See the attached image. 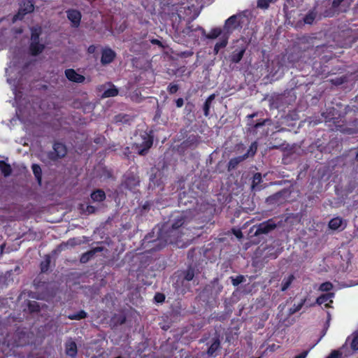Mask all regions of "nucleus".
I'll return each mask as SVG.
<instances>
[{
  "label": "nucleus",
  "instance_id": "obj_1",
  "mask_svg": "<svg viewBox=\"0 0 358 358\" xmlns=\"http://www.w3.org/2000/svg\"><path fill=\"white\" fill-rule=\"evenodd\" d=\"M41 34V28L40 27H36L31 29L30 52L32 55H37L41 53L45 48L44 45L40 43L38 41Z\"/></svg>",
  "mask_w": 358,
  "mask_h": 358
},
{
  "label": "nucleus",
  "instance_id": "obj_2",
  "mask_svg": "<svg viewBox=\"0 0 358 358\" xmlns=\"http://www.w3.org/2000/svg\"><path fill=\"white\" fill-rule=\"evenodd\" d=\"M143 142L136 143L137 151L139 155H143L145 152L152 146V140L146 133L142 136Z\"/></svg>",
  "mask_w": 358,
  "mask_h": 358
},
{
  "label": "nucleus",
  "instance_id": "obj_3",
  "mask_svg": "<svg viewBox=\"0 0 358 358\" xmlns=\"http://www.w3.org/2000/svg\"><path fill=\"white\" fill-rule=\"evenodd\" d=\"M276 227L275 224L271 220L261 223L255 233V236L268 234Z\"/></svg>",
  "mask_w": 358,
  "mask_h": 358
},
{
  "label": "nucleus",
  "instance_id": "obj_4",
  "mask_svg": "<svg viewBox=\"0 0 358 358\" xmlns=\"http://www.w3.org/2000/svg\"><path fill=\"white\" fill-rule=\"evenodd\" d=\"M34 10V5L30 1H27L23 3V5L20 6L19 12L13 17V20L22 19V16L27 13H31Z\"/></svg>",
  "mask_w": 358,
  "mask_h": 358
},
{
  "label": "nucleus",
  "instance_id": "obj_5",
  "mask_svg": "<svg viewBox=\"0 0 358 358\" xmlns=\"http://www.w3.org/2000/svg\"><path fill=\"white\" fill-rule=\"evenodd\" d=\"M66 77L71 82L82 83L85 81V78L78 73L75 70L69 69L65 71Z\"/></svg>",
  "mask_w": 358,
  "mask_h": 358
},
{
  "label": "nucleus",
  "instance_id": "obj_6",
  "mask_svg": "<svg viewBox=\"0 0 358 358\" xmlns=\"http://www.w3.org/2000/svg\"><path fill=\"white\" fill-rule=\"evenodd\" d=\"M67 17L74 27L79 25L81 19V15L79 11L76 10H68Z\"/></svg>",
  "mask_w": 358,
  "mask_h": 358
},
{
  "label": "nucleus",
  "instance_id": "obj_7",
  "mask_svg": "<svg viewBox=\"0 0 358 358\" xmlns=\"http://www.w3.org/2000/svg\"><path fill=\"white\" fill-rule=\"evenodd\" d=\"M238 27L237 17L236 15H232L228 18L224 24V30L227 34L231 32L233 29Z\"/></svg>",
  "mask_w": 358,
  "mask_h": 358
},
{
  "label": "nucleus",
  "instance_id": "obj_8",
  "mask_svg": "<svg viewBox=\"0 0 358 358\" xmlns=\"http://www.w3.org/2000/svg\"><path fill=\"white\" fill-rule=\"evenodd\" d=\"M334 294L328 293L322 295L317 299V303L319 305L324 304L325 307H330V304L333 302L332 297Z\"/></svg>",
  "mask_w": 358,
  "mask_h": 358
},
{
  "label": "nucleus",
  "instance_id": "obj_9",
  "mask_svg": "<svg viewBox=\"0 0 358 358\" xmlns=\"http://www.w3.org/2000/svg\"><path fill=\"white\" fill-rule=\"evenodd\" d=\"M115 54L110 49H106L102 52L101 62L106 64L110 63L115 58Z\"/></svg>",
  "mask_w": 358,
  "mask_h": 358
},
{
  "label": "nucleus",
  "instance_id": "obj_10",
  "mask_svg": "<svg viewBox=\"0 0 358 358\" xmlns=\"http://www.w3.org/2000/svg\"><path fill=\"white\" fill-rule=\"evenodd\" d=\"M247 158H248V155H244L243 156H239V157L231 159L228 164L229 170L234 169L239 163L244 161Z\"/></svg>",
  "mask_w": 358,
  "mask_h": 358
},
{
  "label": "nucleus",
  "instance_id": "obj_11",
  "mask_svg": "<svg viewBox=\"0 0 358 358\" xmlns=\"http://www.w3.org/2000/svg\"><path fill=\"white\" fill-rule=\"evenodd\" d=\"M66 352L68 355L74 357L77 354V346L75 342L70 341L66 344Z\"/></svg>",
  "mask_w": 358,
  "mask_h": 358
},
{
  "label": "nucleus",
  "instance_id": "obj_12",
  "mask_svg": "<svg viewBox=\"0 0 358 358\" xmlns=\"http://www.w3.org/2000/svg\"><path fill=\"white\" fill-rule=\"evenodd\" d=\"M91 199L94 202H100L106 199L105 192L101 189H97L91 194Z\"/></svg>",
  "mask_w": 358,
  "mask_h": 358
},
{
  "label": "nucleus",
  "instance_id": "obj_13",
  "mask_svg": "<svg viewBox=\"0 0 358 358\" xmlns=\"http://www.w3.org/2000/svg\"><path fill=\"white\" fill-rule=\"evenodd\" d=\"M54 150L56 153V155L58 157H63L66 154V147L62 143H55L54 145Z\"/></svg>",
  "mask_w": 358,
  "mask_h": 358
},
{
  "label": "nucleus",
  "instance_id": "obj_14",
  "mask_svg": "<svg viewBox=\"0 0 358 358\" xmlns=\"http://www.w3.org/2000/svg\"><path fill=\"white\" fill-rule=\"evenodd\" d=\"M185 222V217L182 214H179L176 217L175 221L172 224V233L175 231L177 229L181 227Z\"/></svg>",
  "mask_w": 358,
  "mask_h": 358
},
{
  "label": "nucleus",
  "instance_id": "obj_15",
  "mask_svg": "<svg viewBox=\"0 0 358 358\" xmlns=\"http://www.w3.org/2000/svg\"><path fill=\"white\" fill-rule=\"evenodd\" d=\"M277 0H257V7L260 9L266 10L271 3H274Z\"/></svg>",
  "mask_w": 358,
  "mask_h": 358
},
{
  "label": "nucleus",
  "instance_id": "obj_16",
  "mask_svg": "<svg viewBox=\"0 0 358 358\" xmlns=\"http://www.w3.org/2000/svg\"><path fill=\"white\" fill-rule=\"evenodd\" d=\"M220 343L218 339H215L209 347L207 353L210 356H215V352L220 348Z\"/></svg>",
  "mask_w": 358,
  "mask_h": 358
},
{
  "label": "nucleus",
  "instance_id": "obj_17",
  "mask_svg": "<svg viewBox=\"0 0 358 358\" xmlns=\"http://www.w3.org/2000/svg\"><path fill=\"white\" fill-rule=\"evenodd\" d=\"M215 95L214 94L210 95L206 100L203 106V111L205 116H208L209 114V110L213 101L215 99Z\"/></svg>",
  "mask_w": 358,
  "mask_h": 358
},
{
  "label": "nucleus",
  "instance_id": "obj_18",
  "mask_svg": "<svg viewBox=\"0 0 358 358\" xmlns=\"http://www.w3.org/2000/svg\"><path fill=\"white\" fill-rule=\"evenodd\" d=\"M101 250L102 249L101 248H96L94 250H92L83 254L80 258L81 262H83V263L87 262L90 259V258H91L95 254L96 252L101 251Z\"/></svg>",
  "mask_w": 358,
  "mask_h": 358
},
{
  "label": "nucleus",
  "instance_id": "obj_19",
  "mask_svg": "<svg viewBox=\"0 0 358 358\" xmlns=\"http://www.w3.org/2000/svg\"><path fill=\"white\" fill-rule=\"evenodd\" d=\"M222 33V31L220 28H214L212 29L206 35V37L209 39H215L219 36H220Z\"/></svg>",
  "mask_w": 358,
  "mask_h": 358
},
{
  "label": "nucleus",
  "instance_id": "obj_20",
  "mask_svg": "<svg viewBox=\"0 0 358 358\" xmlns=\"http://www.w3.org/2000/svg\"><path fill=\"white\" fill-rule=\"evenodd\" d=\"M294 279V276L293 275H289L285 278L282 282L281 290L282 292L287 290L293 282Z\"/></svg>",
  "mask_w": 358,
  "mask_h": 358
},
{
  "label": "nucleus",
  "instance_id": "obj_21",
  "mask_svg": "<svg viewBox=\"0 0 358 358\" xmlns=\"http://www.w3.org/2000/svg\"><path fill=\"white\" fill-rule=\"evenodd\" d=\"M342 223H343V220L341 218L335 217L330 220V222L329 223V227L331 229L336 230V229H339L341 227Z\"/></svg>",
  "mask_w": 358,
  "mask_h": 358
},
{
  "label": "nucleus",
  "instance_id": "obj_22",
  "mask_svg": "<svg viewBox=\"0 0 358 358\" xmlns=\"http://www.w3.org/2000/svg\"><path fill=\"white\" fill-rule=\"evenodd\" d=\"M0 170L5 176H8L12 171L10 166L3 161H0Z\"/></svg>",
  "mask_w": 358,
  "mask_h": 358
},
{
  "label": "nucleus",
  "instance_id": "obj_23",
  "mask_svg": "<svg viewBox=\"0 0 358 358\" xmlns=\"http://www.w3.org/2000/svg\"><path fill=\"white\" fill-rule=\"evenodd\" d=\"M244 52H245L244 49H242V50H239L238 52H234L231 55V61L234 63L239 62L241 60V59L243 58Z\"/></svg>",
  "mask_w": 358,
  "mask_h": 358
},
{
  "label": "nucleus",
  "instance_id": "obj_24",
  "mask_svg": "<svg viewBox=\"0 0 358 358\" xmlns=\"http://www.w3.org/2000/svg\"><path fill=\"white\" fill-rule=\"evenodd\" d=\"M118 94V90L115 87H113L107 90H106L103 94H102L103 98H107V97H113L115 96Z\"/></svg>",
  "mask_w": 358,
  "mask_h": 358
},
{
  "label": "nucleus",
  "instance_id": "obj_25",
  "mask_svg": "<svg viewBox=\"0 0 358 358\" xmlns=\"http://www.w3.org/2000/svg\"><path fill=\"white\" fill-rule=\"evenodd\" d=\"M87 316V313L84 310H80L78 313L72 314L69 315V318L70 320H80L85 318Z\"/></svg>",
  "mask_w": 358,
  "mask_h": 358
},
{
  "label": "nucleus",
  "instance_id": "obj_26",
  "mask_svg": "<svg viewBox=\"0 0 358 358\" xmlns=\"http://www.w3.org/2000/svg\"><path fill=\"white\" fill-rule=\"evenodd\" d=\"M32 171H33L35 176L38 179V182H40L41 179V167L37 164H33L32 165Z\"/></svg>",
  "mask_w": 358,
  "mask_h": 358
},
{
  "label": "nucleus",
  "instance_id": "obj_27",
  "mask_svg": "<svg viewBox=\"0 0 358 358\" xmlns=\"http://www.w3.org/2000/svg\"><path fill=\"white\" fill-rule=\"evenodd\" d=\"M262 182V175L259 173H257L253 176L252 187L255 189Z\"/></svg>",
  "mask_w": 358,
  "mask_h": 358
},
{
  "label": "nucleus",
  "instance_id": "obj_28",
  "mask_svg": "<svg viewBox=\"0 0 358 358\" xmlns=\"http://www.w3.org/2000/svg\"><path fill=\"white\" fill-rule=\"evenodd\" d=\"M228 37H229L228 34H227V33L224 36H222L220 41L216 43L217 48H224L227 45Z\"/></svg>",
  "mask_w": 358,
  "mask_h": 358
},
{
  "label": "nucleus",
  "instance_id": "obj_29",
  "mask_svg": "<svg viewBox=\"0 0 358 358\" xmlns=\"http://www.w3.org/2000/svg\"><path fill=\"white\" fill-rule=\"evenodd\" d=\"M316 14L314 12H310L306 15V16L304 18V22L306 24H312V22L314 21L315 18Z\"/></svg>",
  "mask_w": 358,
  "mask_h": 358
},
{
  "label": "nucleus",
  "instance_id": "obj_30",
  "mask_svg": "<svg viewBox=\"0 0 358 358\" xmlns=\"http://www.w3.org/2000/svg\"><path fill=\"white\" fill-rule=\"evenodd\" d=\"M351 348L354 350H358V331H356L353 334V338L351 343Z\"/></svg>",
  "mask_w": 358,
  "mask_h": 358
},
{
  "label": "nucleus",
  "instance_id": "obj_31",
  "mask_svg": "<svg viewBox=\"0 0 358 358\" xmlns=\"http://www.w3.org/2000/svg\"><path fill=\"white\" fill-rule=\"evenodd\" d=\"M257 143L256 142H254L251 144V145L250 146V148L248 151V152L245 154L248 155V157L249 156H254L257 152Z\"/></svg>",
  "mask_w": 358,
  "mask_h": 358
},
{
  "label": "nucleus",
  "instance_id": "obj_32",
  "mask_svg": "<svg viewBox=\"0 0 358 358\" xmlns=\"http://www.w3.org/2000/svg\"><path fill=\"white\" fill-rule=\"evenodd\" d=\"M332 284L329 282H324L320 285V290L322 292L329 291L332 288Z\"/></svg>",
  "mask_w": 358,
  "mask_h": 358
},
{
  "label": "nucleus",
  "instance_id": "obj_33",
  "mask_svg": "<svg viewBox=\"0 0 358 358\" xmlns=\"http://www.w3.org/2000/svg\"><path fill=\"white\" fill-rule=\"evenodd\" d=\"M303 303H304V301H302L297 306H294L293 308H291L289 310V314L292 315V314L295 313L296 312L299 311L302 308Z\"/></svg>",
  "mask_w": 358,
  "mask_h": 358
},
{
  "label": "nucleus",
  "instance_id": "obj_34",
  "mask_svg": "<svg viewBox=\"0 0 358 358\" xmlns=\"http://www.w3.org/2000/svg\"><path fill=\"white\" fill-rule=\"evenodd\" d=\"M343 2L349 3L348 0H334V1L332 3L333 8L336 9Z\"/></svg>",
  "mask_w": 358,
  "mask_h": 358
},
{
  "label": "nucleus",
  "instance_id": "obj_35",
  "mask_svg": "<svg viewBox=\"0 0 358 358\" xmlns=\"http://www.w3.org/2000/svg\"><path fill=\"white\" fill-rule=\"evenodd\" d=\"M342 353L338 350H334L327 358H341Z\"/></svg>",
  "mask_w": 358,
  "mask_h": 358
},
{
  "label": "nucleus",
  "instance_id": "obj_36",
  "mask_svg": "<svg viewBox=\"0 0 358 358\" xmlns=\"http://www.w3.org/2000/svg\"><path fill=\"white\" fill-rule=\"evenodd\" d=\"M194 271L192 270V269H188L186 272V274H185V278L187 280H191L193 279L194 278Z\"/></svg>",
  "mask_w": 358,
  "mask_h": 358
},
{
  "label": "nucleus",
  "instance_id": "obj_37",
  "mask_svg": "<svg viewBox=\"0 0 358 358\" xmlns=\"http://www.w3.org/2000/svg\"><path fill=\"white\" fill-rule=\"evenodd\" d=\"M178 90V86L177 85L171 84L169 86V92L171 94L176 93Z\"/></svg>",
  "mask_w": 358,
  "mask_h": 358
},
{
  "label": "nucleus",
  "instance_id": "obj_38",
  "mask_svg": "<svg viewBox=\"0 0 358 358\" xmlns=\"http://www.w3.org/2000/svg\"><path fill=\"white\" fill-rule=\"evenodd\" d=\"M243 276H238L236 278L232 280V284L234 286H237L238 285L241 283L243 282Z\"/></svg>",
  "mask_w": 358,
  "mask_h": 358
},
{
  "label": "nucleus",
  "instance_id": "obj_39",
  "mask_svg": "<svg viewBox=\"0 0 358 358\" xmlns=\"http://www.w3.org/2000/svg\"><path fill=\"white\" fill-rule=\"evenodd\" d=\"M49 262H50V261L48 259H47L45 262H43L41 263V266L42 271H45L48 270V268L49 266Z\"/></svg>",
  "mask_w": 358,
  "mask_h": 358
},
{
  "label": "nucleus",
  "instance_id": "obj_40",
  "mask_svg": "<svg viewBox=\"0 0 358 358\" xmlns=\"http://www.w3.org/2000/svg\"><path fill=\"white\" fill-rule=\"evenodd\" d=\"M155 299L157 302H162L165 297L162 294H157L155 296Z\"/></svg>",
  "mask_w": 358,
  "mask_h": 358
},
{
  "label": "nucleus",
  "instance_id": "obj_41",
  "mask_svg": "<svg viewBox=\"0 0 358 358\" xmlns=\"http://www.w3.org/2000/svg\"><path fill=\"white\" fill-rule=\"evenodd\" d=\"M96 210V208L95 207L92 206H87L86 207V210L85 212L88 214H91V213H94Z\"/></svg>",
  "mask_w": 358,
  "mask_h": 358
},
{
  "label": "nucleus",
  "instance_id": "obj_42",
  "mask_svg": "<svg viewBox=\"0 0 358 358\" xmlns=\"http://www.w3.org/2000/svg\"><path fill=\"white\" fill-rule=\"evenodd\" d=\"M176 103L177 107L180 108L183 106L184 101L182 98H179L176 100Z\"/></svg>",
  "mask_w": 358,
  "mask_h": 358
},
{
  "label": "nucleus",
  "instance_id": "obj_43",
  "mask_svg": "<svg viewBox=\"0 0 358 358\" xmlns=\"http://www.w3.org/2000/svg\"><path fill=\"white\" fill-rule=\"evenodd\" d=\"M234 234L238 238H241L243 236L242 232L239 230L234 231Z\"/></svg>",
  "mask_w": 358,
  "mask_h": 358
},
{
  "label": "nucleus",
  "instance_id": "obj_44",
  "mask_svg": "<svg viewBox=\"0 0 358 358\" xmlns=\"http://www.w3.org/2000/svg\"><path fill=\"white\" fill-rule=\"evenodd\" d=\"M306 355H307V352H303L301 354L297 355L295 358H306Z\"/></svg>",
  "mask_w": 358,
  "mask_h": 358
},
{
  "label": "nucleus",
  "instance_id": "obj_45",
  "mask_svg": "<svg viewBox=\"0 0 358 358\" xmlns=\"http://www.w3.org/2000/svg\"><path fill=\"white\" fill-rule=\"evenodd\" d=\"M220 48H217V45L215 44V47H214V52L215 54H217L219 50H220Z\"/></svg>",
  "mask_w": 358,
  "mask_h": 358
},
{
  "label": "nucleus",
  "instance_id": "obj_46",
  "mask_svg": "<svg viewBox=\"0 0 358 358\" xmlns=\"http://www.w3.org/2000/svg\"><path fill=\"white\" fill-rule=\"evenodd\" d=\"M331 13H328V14H327V16H329V15H331Z\"/></svg>",
  "mask_w": 358,
  "mask_h": 358
},
{
  "label": "nucleus",
  "instance_id": "obj_47",
  "mask_svg": "<svg viewBox=\"0 0 358 358\" xmlns=\"http://www.w3.org/2000/svg\"><path fill=\"white\" fill-rule=\"evenodd\" d=\"M357 157H358V155H357Z\"/></svg>",
  "mask_w": 358,
  "mask_h": 358
}]
</instances>
